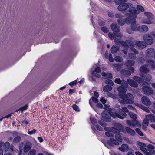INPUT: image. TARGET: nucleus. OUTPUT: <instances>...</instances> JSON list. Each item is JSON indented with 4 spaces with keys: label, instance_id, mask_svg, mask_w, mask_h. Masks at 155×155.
<instances>
[{
    "label": "nucleus",
    "instance_id": "5701e85b",
    "mask_svg": "<svg viewBox=\"0 0 155 155\" xmlns=\"http://www.w3.org/2000/svg\"><path fill=\"white\" fill-rule=\"evenodd\" d=\"M135 62L134 61L129 60L125 62L124 65L126 66H132L134 65Z\"/></svg>",
    "mask_w": 155,
    "mask_h": 155
},
{
    "label": "nucleus",
    "instance_id": "1a4fd4ad",
    "mask_svg": "<svg viewBox=\"0 0 155 155\" xmlns=\"http://www.w3.org/2000/svg\"><path fill=\"white\" fill-rule=\"evenodd\" d=\"M136 48L140 49H143L146 47V44L144 41H136L135 42V45Z\"/></svg>",
    "mask_w": 155,
    "mask_h": 155
},
{
    "label": "nucleus",
    "instance_id": "6e6d98bb",
    "mask_svg": "<svg viewBox=\"0 0 155 155\" xmlns=\"http://www.w3.org/2000/svg\"><path fill=\"white\" fill-rule=\"evenodd\" d=\"M137 9L140 10L142 12H143L144 11V9L143 7L142 6L140 5H137Z\"/></svg>",
    "mask_w": 155,
    "mask_h": 155
},
{
    "label": "nucleus",
    "instance_id": "58836bf2",
    "mask_svg": "<svg viewBox=\"0 0 155 155\" xmlns=\"http://www.w3.org/2000/svg\"><path fill=\"white\" fill-rule=\"evenodd\" d=\"M36 150L35 149H31L28 152L27 155H36Z\"/></svg>",
    "mask_w": 155,
    "mask_h": 155
},
{
    "label": "nucleus",
    "instance_id": "f257e3e1",
    "mask_svg": "<svg viewBox=\"0 0 155 155\" xmlns=\"http://www.w3.org/2000/svg\"><path fill=\"white\" fill-rule=\"evenodd\" d=\"M114 82L121 85L117 88L118 95L122 99L121 100H119V102L123 104H132L134 103L133 96L130 93L126 94L127 88L128 86L126 81L124 80H122L119 78H117L115 79Z\"/></svg>",
    "mask_w": 155,
    "mask_h": 155
},
{
    "label": "nucleus",
    "instance_id": "09e8293b",
    "mask_svg": "<svg viewBox=\"0 0 155 155\" xmlns=\"http://www.w3.org/2000/svg\"><path fill=\"white\" fill-rule=\"evenodd\" d=\"M137 61L139 63L143 64L145 62V60L143 58L140 57L138 58Z\"/></svg>",
    "mask_w": 155,
    "mask_h": 155
},
{
    "label": "nucleus",
    "instance_id": "6e6552de",
    "mask_svg": "<svg viewBox=\"0 0 155 155\" xmlns=\"http://www.w3.org/2000/svg\"><path fill=\"white\" fill-rule=\"evenodd\" d=\"M132 5V4L130 3H125L120 5L118 7V9L120 11H123L127 9L129 6L131 7Z\"/></svg>",
    "mask_w": 155,
    "mask_h": 155
},
{
    "label": "nucleus",
    "instance_id": "4468645a",
    "mask_svg": "<svg viewBox=\"0 0 155 155\" xmlns=\"http://www.w3.org/2000/svg\"><path fill=\"white\" fill-rule=\"evenodd\" d=\"M126 81L127 84H129L130 86L134 87H138V84L137 82L132 79H128Z\"/></svg>",
    "mask_w": 155,
    "mask_h": 155
},
{
    "label": "nucleus",
    "instance_id": "37998d69",
    "mask_svg": "<svg viewBox=\"0 0 155 155\" xmlns=\"http://www.w3.org/2000/svg\"><path fill=\"white\" fill-rule=\"evenodd\" d=\"M147 147L148 150L149 151H152L154 149H155V147H154L151 144H149L147 146Z\"/></svg>",
    "mask_w": 155,
    "mask_h": 155
},
{
    "label": "nucleus",
    "instance_id": "4d7b16f0",
    "mask_svg": "<svg viewBox=\"0 0 155 155\" xmlns=\"http://www.w3.org/2000/svg\"><path fill=\"white\" fill-rule=\"evenodd\" d=\"M128 108L129 109L132 110L133 111H135L137 112V110L135 108L131 105H129L127 106Z\"/></svg>",
    "mask_w": 155,
    "mask_h": 155
},
{
    "label": "nucleus",
    "instance_id": "20e7f679",
    "mask_svg": "<svg viewBox=\"0 0 155 155\" xmlns=\"http://www.w3.org/2000/svg\"><path fill=\"white\" fill-rule=\"evenodd\" d=\"M142 88L143 92L146 95H150L153 93V91L152 88L150 87L149 84L146 81H143V82Z\"/></svg>",
    "mask_w": 155,
    "mask_h": 155
},
{
    "label": "nucleus",
    "instance_id": "f03ea898",
    "mask_svg": "<svg viewBox=\"0 0 155 155\" xmlns=\"http://www.w3.org/2000/svg\"><path fill=\"white\" fill-rule=\"evenodd\" d=\"M101 114L102 120L107 122H110L111 121L110 115L114 118L117 117L121 119L124 118V117L117 113V111L115 109H112L109 113L106 111H103Z\"/></svg>",
    "mask_w": 155,
    "mask_h": 155
},
{
    "label": "nucleus",
    "instance_id": "5fc2aeb1",
    "mask_svg": "<svg viewBox=\"0 0 155 155\" xmlns=\"http://www.w3.org/2000/svg\"><path fill=\"white\" fill-rule=\"evenodd\" d=\"M149 119H148L147 118H146V119H145L143 120V123L142 124L146 125V126H148L149 124Z\"/></svg>",
    "mask_w": 155,
    "mask_h": 155
},
{
    "label": "nucleus",
    "instance_id": "4be33fe9",
    "mask_svg": "<svg viewBox=\"0 0 155 155\" xmlns=\"http://www.w3.org/2000/svg\"><path fill=\"white\" fill-rule=\"evenodd\" d=\"M153 19L147 18H144L142 20V22L143 24H151L153 22Z\"/></svg>",
    "mask_w": 155,
    "mask_h": 155
},
{
    "label": "nucleus",
    "instance_id": "b1692460",
    "mask_svg": "<svg viewBox=\"0 0 155 155\" xmlns=\"http://www.w3.org/2000/svg\"><path fill=\"white\" fill-rule=\"evenodd\" d=\"M125 130L127 133L132 135L134 136L135 134V131L128 127H125Z\"/></svg>",
    "mask_w": 155,
    "mask_h": 155
},
{
    "label": "nucleus",
    "instance_id": "603ef678",
    "mask_svg": "<svg viewBox=\"0 0 155 155\" xmlns=\"http://www.w3.org/2000/svg\"><path fill=\"white\" fill-rule=\"evenodd\" d=\"M132 127H135L139 124V122L135 120H132Z\"/></svg>",
    "mask_w": 155,
    "mask_h": 155
},
{
    "label": "nucleus",
    "instance_id": "2f4dec72",
    "mask_svg": "<svg viewBox=\"0 0 155 155\" xmlns=\"http://www.w3.org/2000/svg\"><path fill=\"white\" fill-rule=\"evenodd\" d=\"M31 148V146L28 144H25L23 148V151L25 153L27 152Z\"/></svg>",
    "mask_w": 155,
    "mask_h": 155
},
{
    "label": "nucleus",
    "instance_id": "412c9836",
    "mask_svg": "<svg viewBox=\"0 0 155 155\" xmlns=\"http://www.w3.org/2000/svg\"><path fill=\"white\" fill-rule=\"evenodd\" d=\"M139 30L141 32H146L149 30L148 28L146 25H142L139 27Z\"/></svg>",
    "mask_w": 155,
    "mask_h": 155
},
{
    "label": "nucleus",
    "instance_id": "72a5a7b5",
    "mask_svg": "<svg viewBox=\"0 0 155 155\" xmlns=\"http://www.w3.org/2000/svg\"><path fill=\"white\" fill-rule=\"evenodd\" d=\"M112 89V87L110 86L106 85L104 87L103 91L104 92H108L111 91Z\"/></svg>",
    "mask_w": 155,
    "mask_h": 155
},
{
    "label": "nucleus",
    "instance_id": "f3484780",
    "mask_svg": "<svg viewBox=\"0 0 155 155\" xmlns=\"http://www.w3.org/2000/svg\"><path fill=\"white\" fill-rule=\"evenodd\" d=\"M147 66L146 65H143L140 68V71L141 72L145 73H148L149 71V69L147 68Z\"/></svg>",
    "mask_w": 155,
    "mask_h": 155
},
{
    "label": "nucleus",
    "instance_id": "9b49d317",
    "mask_svg": "<svg viewBox=\"0 0 155 155\" xmlns=\"http://www.w3.org/2000/svg\"><path fill=\"white\" fill-rule=\"evenodd\" d=\"M107 143L108 145L112 147L119 145V143L115 139L112 138H110L109 140H107Z\"/></svg>",
    "mask_w": 155,
    "mask_h": 155
},
{
    "label": "nucleus",
    "instance_id": "0e129e2a",
    "mask_svg": "<svg viewBox=\"0 0 155 155\" xmlns=\"http://www.w3.org/2000/svg\"><path fill=\"white\" fill-rule=\"evenodd\" d=\"M130 49L131 50L134 52V53L135 54H138L139 53L138 51L136 50L135 48H134V47H131Z\"/></svg>",
    "mask_w": 155,
    "mask_h": 155
},
{
    "label": "nucleus",
    "instance_id": "7ed1b4c3",
    "mask_svg": "<svg viewBox=\"0 0 155 155\" xmlns=\"http://www.w3.org/2000/svg\"><path fill=\"white\" fill-rule=\"evenodd\" d=\"M129 15V17H131L130 19H129L128 17L126 18L125 19L126 23L127 24H131V28L133 31H138L139 30L137 27V25H136V18L137 16L132 14H130Z\"/></svg>",
    "mask_w": 155,
    "mask_h": 155
},
{
    "label": "nucleus",
    "instance_id": "c9c22d12",
    "mask_svg": "<svg viewBox=\"0 0 155 155\" xmlns=\"http://www.w3.org/2000/svg\"><path fill=\"white\" fill-rule=\"evenodd\" d=\"M117 111L122 116L125 117L127 116V114L121 109H118Z\"/></svg>",
    "mask_w": 155,
    "mask_h": 155
},
{
    "label": "nucleus",
    "instance_id": "3c124183",
    "mask_svg": "<svg viewBox=\"0 0 155 155\" xmlns=\"http://www.w3.org/2000/svg\"><path fill=\"white\" fill-rule=\"evenodd\" d=\"M115 16L116 18H119L120 19L122 18L124 16L120 13H117L115 15Z\"/></svg>",
    "mask_w": 155,
    "mask_h": 155
},
{
    "label": "nucleus",
    "instance_id": "c85d7f7f",
    "mask_svg": "<svg viewBox=\"0 0 155 155\" xmlns=\"http://www.w3.org/2000/svg\"><path fill=\"white\" fill-rule=\"evenodd\" d=\"M21 140V138L19 136H18L14 138L13 140L12 143H17L20 142Z\"/></svg>",
    "mask_w": 155,
    "mask_h": 155
},
{
    "label": "nucleus",
    "instance_id": "f8f14e48",
    "mask_svg": "<svg viewBox=\"0 0 155 155\" xmlns=\"http://www.w3.org/2000/svg\"><path fill=\"white\" fill-rule=\"evenodd\" d=\"M142 103L144 105L150 106L151 104V102L149 98L147 96H144L141 99Z\"/></svg>",
    "mask_w": 155,
    "mask_h": 155
},
{
    "label": "nucleus",
    "instance_id": "6ab92c4d",
    "mask_svg": "<svg viewBox=\"0 0 155 155\" xmlns=\"http://www.w3.org/2000/svg\"><path fill=\"white\" fill-rule=\"evenodd\" d=\"M120 72L125 76H130L131 74V73L130 71L127 70H122L120 71Z\"/></svg>",
    "mask_w": 155,
    "mask_h": 155
},
{
    "label": "nucleus",
    "instance_id": "aec40b11",
    "mask_svg": "<svg viewBox=\"0 0 155 155\" xmlns=\"http://www.w3.org/2000/svg\"><path fill=\"white\" fill-rule=\"evenodd\" d=\"M148 65L150 66L153 69L155 68V61L152 60H149L147 61Z\"/></svg>",
    "mask_w": 155,
    "mask_h": 155
},
{
    "label": "nucleus",
    "instance_id": "774afa93",
    "mask_svg": "<svg viewBox=\"0 0 155 155\" xmlns=\"http://www.w3.org/2000/svg\"><path fill=\"white\" fill-rule=\"evenodd\" d=\"M151 79V76L150 75H147L146 78H145V80L147 81H150Z\"/></svg>",
    "mask_w": 155,
    "mask_h": 155
},
{
    "label": "nucleus",
    "instance_id": "423d86ee",
    "mask_svg": "<svg viewBox=\"0 0 155 155\" xmlns=\"http://www.w3.org/2000/svg\"><path fill=\"white\" fill-rule=\"evenodd\" d=\"M143 38L146 44L151 45L153 44V39L150 34H147L144 35Z\"/></svg>",
    "mask_w": 155,
    "mask_h": 155
},
{
    "label": "nucleus",
    "instance_id": "a211bd4d",
    "mask_svg": "<svg viewBox=\"0 0 155 155\" xmlns=\"http://www.w3.org/2000/svg\"><path fill=\"white\" fill-rule=\"evenodd\" d=\"M119 150L122 152H127L129 150L128 147L126 144H123L119 148Z\"/></svg>",
    "mask_w": 155,
    "mask_h": 155
},
{
    "label": "nucleus",
    "instance_id": "e2e57ef3",
    "mask_svg": "<svg viewBox=\"0 0 155 155\" xmlns=\"http://www.w3.org/2000/svg\"><path fill=\"white\" fill-rule=\"evenodd\" d=\"M97 98L94 97H92L91 98V100H92V101L94 103H97L98 102V100Z\"/></svg>",
    "mask_w": 155,
    "mask_h": 155
},
{
    "label": "nucleus",
    "instance_id": "13d9d810",
    "mask_svg": "<svg viewBox=\"0 0 155 155\" xmlns=\"http://www.w3.org/2000/svg\"><path fill=\"white\" fill-rule=\"evenodd\" d=\"M78 82L77 80H75L73 81H72L69 83V85L71 86H73L74 85L77 84Z\"/></svg>",
    "mask_w": 155,
    "mask_h": 155
},
{
    "label": "nucleus",
    "instance_id": "338daca9",
    "mask_svg": "<svg viewBox=\"0 0 155 155\" xmlns=\"http://www.w3.org/2000/svg\"><path fill=\"white\" fill-rule=\"evenodd\" d=\"M108 59L109 61L111 62H113L114 61L113 58L111 54H110L108 56Z\"/></svg>",
    "mask_w": 155,
    "mask_h": 155
},
{
    "label": "nucleus",
    "instance_id": "a18cd8bd",
    "mask_svg": "<svg viewBox=\"0 0 155 155\" xmlns=\"http://www.w3.org/2000/svg\"><path fill=\"white\" fill-rule=\"evenodd\" d=\"M105 134L108 137H114V134L110 132H106Z\"/></svg>",
    "mask_w": 155,
    "mask_h": 155
},
{
    "label": "nucleus",
    "instance_id": "4c0bfd02",
    "mask_svg": "<svg viewBox=\"0 0 155 155\" xmlns=\"http://www.w3.org/2000/svg\"><path fill=\"white\" fill-rule=\"evenodd\" d=\"M129 115L130 117L133 120H136L137 118V116L136 114H134L132 112H129Z\"/></svg>",
    "mask_w": 155,
    "mask_h": 155
},
{
    "label": "nucleus",
    "instance_id": "864d4df0",
    "mask_svg": "<svg viewBox=\"0 0 155 155\" xmlns=\"http://www.w3.org/2000/svg\"><path fill=\"white\" fill-rule=\"evenodd\" d=\"M98 122L100 125L103 127H105L107 126L106 123L102 120H99Z\"/></svg>",
    "mask_w": 155,
    "mask_h": 155
},
{
    "label": "nucleus",
    "instance_id": "cd10ccee",
    "mask_svg": "<svg viewBox=\"0 0 155 155\" xmlns=\"http://www.w3.org/2000/svg\"><path fill=\"white\" fill-rule=\"evenodd\" d=\"M146 118L149 119L150 122L155 123V117L153 115L150 114L147 115L146 116Z\"/></svg>",
    "mask_w": 155,
    "mask_h": 155
},
{
    "label": "nucleus",
    "instance_id": "7c9ffc66",
    "mask_svg": "<svg viewBox=\"0 0 155 155\" xmlns=\"http://www.w3.org/2000/svg\"><path fill=\"white\" fill-rule=\"evenodd\" d=\"M119 48L117 46H113L111 48V51L112 54L116 53L118 51Z\"/></svg>",
    "mask_w": 155,
    "mask_h": 155
},
{
    "label": "nucleus",
    "instance_id": "9d476101",
    "mask_svg": "<svg viewBox=\"0 0 155 155\" xmlns=\"http://www.w3.org/2000/svg\"><path fill=\"white\" fill-rule=\"evenodd\" d=\"M129 12H130L129 13H127L124 15L125 17L127 18L128 17L129 19H130L131 17L129 16V14H132L133 15H136V14H137L138 12L136 9L135 8L131 7L129 10Z\"/></svg>",
    "mask_w": 155,
    "mask_h": 155
},
{
    "label": "nucleus",
    "instance_id": "2eb2a0df",
    "mask_svg": "<svg viewBox=\"0 0 155 155\" xmlns=\"http://www.w3.org/2000/svg\"><path fill=\"white\" fill-rule=\"evenodd\" d=\"M114 129L116 130L115 132L116 133V134L115 135V138L116 139V140L120 142H122L123 140L122 137L120 134V132L119 130L116 129Z\"/></svg>",
    "mask_w": 155,
    "mask_h": 155
},
{
    "label": "nucleus",
    "instance_id": "393cba45",
    "mask_svg": "<svg viewBox=\"0 0 155 155\" xmlns=\"http://www.w3.org/2000/svg\"><path fill=\"white\" fill-rule=\"evenodd\" d=\"M3 149L5 151H7L9 150L10 147V143L8 142H6L3 143Z\"/></svg>",
    "mask_w": 155,
    "mask_h": 155
},
{
    "label": "nucleus",
    "instance_id": "69168bd1",
    "mask_svg": "<svg viewBox=\"0 0 155 155\" xmlns=\"http://www.w3.org/2000/svg\"><path fill=\"white\" fill-rule=\"evenodd\" d=\"M134 104L137 106V107L140 108L142 109V108L143 107V106L142 105V104L137 103H135Z\"/></svg>",
    "mask_w": 155,
    "mask_h": 155
},
{
    "label": "nucleus",
    "instance_id": "49530a36",
    "mask_svg": "<svg viewBox=\"0 0 155 155\" xmlns=\"http://www.w3.org/2000/svg\"><path fill=\"white\" fill-rule=\"evenodd\" d=\"M72 108L76 111H79L80 110L78 106L75 104L73 105Z\"/></svg>",
    "mask_w": 155,
    "mask_h": 155
},
{
    "label": "nucleus",
    "instance_id": "79ce46f5",
    "mask_svg": "<svg viewBox=\"0 0 155 155\" xmlns=\"http://www.w3.org/2000/svg\"><path fill=\"white\" fill-rule=\"evenodd\" d=\"M27 104H26L24 106L21 107L18 110H16V112H17L18 110H20L21 111H24L27 109Z\"/></svg>",
    "mask_w": 155,
    "mask_h": 155
},
{
    "label": "nucleus",
    "instance_id": "680f3d73",
    "mask_svg": "<svg viewBox=\"0 0 155 155\" xmlns=\"http://www.w3.org/2000/svg\"><path fill=\"white\" fill-rule=\"evenodd\" d=\"M105 21H101L98 22V25L101 26H103L105 25Z\"/></svg>",
    "mask_w": 155,
    "mask_h": 155
},
{
    "label": "nucleus",
    "instance_id": "ea45409f",
    "mask_svg": "<svg viewBox=\"0 0 155 155\" xmlns=\"http://www.w3.org/2000/svg\"><path fill=\"white\" fill-rule=\"evenodd\" d=\"M105 82L106 84H109L111 86H113L114 84L113 81L110 79L106 80Z\"/></svg>",
    "mask_w": 155,
    "mask_h": 155
},
{
    "label": "nucleus",
    "instance_id": "a878e982",
    "mask_svg": "<svg viewBox=\"0 0 155 155\" xmlns=\"http://www.w3.org/2000/svg\"><path fill=\"white\" fill-rule=\"evenodd\" d=\"M101 75L107 78L111 79L113 78L112 74L109 73H106L103 72L101 73Z\"/></svg>",
    "mask_w": 155,
    "mask_h": 155
},
{
    "label": "nucleus",
    "instance_id": "e433bc0d",
    "mask_svg": "<svg viewBox=\"0 0 155 155\" xmlns=\"http://www.w3.org/2000/svg\"><path fill=\"white\" fill-rule=\"evenodd\" d=\"M128 56L129 58L132 59L134 60L136 58V56L135 54L131 53H129Z\"/></svg>",
    "mask_w": 155,
    "mask_h": 155
},
{
    "label": "nucleus",
    "instance_id": "ddd939ff",
    "mask_svg": "<svg viewBox=\"0 0 155 155\" xmlns=\"http://www.w3.org/2000/svg\"><path fill=\"white\" fill-rule=\"evenodd\" d=\"M137 143L141 151L144 153H147V150L146 148L147 145L145 144L140 142H138Z\"/></svg>",
    "mask_w": 155,
    "mask_h": 155
},
{
    "label": "nucleus",
    "instance_id": "473e14b6",
    "mask_svg": "<svg viewBox=\"0 0 155 155\" xmlns=\"http://www.w3.org/2000/svg\"><path fill=\"white\" fill-rule=\"evenodd\" d=\"M117 22L119 25L121 26L124 25L126 23L125 19L124 20L122 18L118 19L117 20Z\"/></svg>",
    "mask_w": 155,
    "mask_h": 155
},
{
    "label": "nucleus",
    "instance_id": "dca6fc26",
    "mask_svg": "<svg viewBox=\"0 0 155 155\" xmlns=\"http://www.w3.org/2000/svg\"><path fill=\"white\" fill-rule=\"evenodd\" d=\"M146 53L147 56L151 57L154 55L155 53V51L154 49L152 48H149L147 49Z\"/></svg>",
    "mask_w": 155,
    "mask_h": 155
},
{
    "label": "nucleus",
    "instance_id": "39448f33",
    "mask_svg": "<svg viewBox=\"0 0 155 155\" xmlns=\"http://www.w3.org/2000/svg\"><path fill=\"white\" fill-rule=\"evenodd\" d=\"M111 30L113 31V33L117 37L121 38L123 35L120 32V27L117 24L113 23L110 25Z\"/></svg>",
    "mask_w": 155,
    "mask_h": 155
},
{
    "label": "nucleus",
    "instance_id": "052dcab7",
    "mask_svg": "<svg viewBox=\"0 0 155 155\" xmlns=\"http://www.w3.org/2000/svg\"><path fill=\"white\" fill-rule=\"evenodd\" d=\"M126 124L130 127H132V120L131 121L129 120H127L126 121Z\"/></svg>",
    "mask_w": 155,
    "mask_h": 155
},
{
    "label": "nucleus",
    "instance_id": "0eeeda50",
    "mask_svg": "<svg viewBox=\"0 0 155 155\" xmlns=\"http://www.w3.org/2000/svg\"><path fill=\"white\" fill-rule=\"evenodd\" d=\"M122 46L125 47L127 50H128L130 47H131H131H135V44L133 41L129 40H127L125 41H124Z\"/></svg>",
    "mask_w": 155,
    "mask_h": 155
},
{
    "label": "nucleus",
    "instance_id": "a19ab883",
    "mask_svg": "<svg viewBox=\"0 0 155 155\" xmlns=\"http://www.w3.org/2000/svg\"><path fill=\"white\" fill-rule=\"evenodd\" d=\"M114 60L117 62H121L123 60L122 58L119 56H117L114 58Z\"/></svg>",
    "mask_w": 155,
    "mask_h": 155
},
{
    "label": "nucleus",
    "instance_id": "c756f323",
    "mask_svg": "<svg viewBox=\"0 0 155 155\" xmlns=\"http://www.w3.org/2000/svg\"><path fill=\"white\" fill-rule=\"evenodd\" d=\"M133 79L134 81L139 83H140L144 80L143 78L137 76L134 77Z\"/></svg>",
    "mask_w": 155,
    "mask_h": 155
},
{
    "label": "nucleus",
    "instance_id": "bf43d9fd",
    "mask_svg": "<svg viewBox=\"0 0 155 155\" xmlns=\"http://www.w3.org/2000/svg\"><path fill=\"white\" fill-rule=\"evenodd\" d=\"M127 51L128 50H127L126 51H125V50H122V54H123V57H126L127 56Z\"/></svg>",
    "mask_w": 155,
    "mask_h": 155
},
{
    "label": "nucleus",
    "instance_id": "bb28decb",
    "mask_svg": "<svg viewBox=\"0 0 155 155\" xmlns=\"http://www.w3.org/2000/svg\"><path fill=\"white\" fill-rule=\"evenodd\" d=\"M114 40L115 43L117 45H123L124 41L121 39L117 38L116 37H115Z\"/></svg>",
    "mask_w": 155,
    "mask_h": 155
},
{
    "label": "nucleus",
    "instance_id": "de8ad7c7",
    "mask_svg": "<svg viewBox=\"0 0 155 155\" xmlns=\"http://www.w3.org/2000/svg\"><path fill=\"white\" fill-rule=\"evenodd\" d=\"M135 130L140 136H143L144 135L143 134L140 130V129L138 128H136Z\"/></svg>",
    "mask_w": 155,
    "mask_h": 155
},
{
    "label": "nucleus",
    "instance_id": "c03bdc74",
    "mask_svg": "<svg viewBox=\"0 0 155 155\" xmlns=\"http://www.w3.org/2000/svg\"><path fill=\"white\" fill-rule=\"evenodd\" d=\"M101 30L104 33H107L109 31L108 28L106 27H103L101 28Z\"/></svg>",
    "mask_w": 155,
    "mask_h": 155
},
{
    "label": "nucleus",
    "instance_id": "8fccbe9b",
    "mask_svg": "<svg viewBox=\"0 0 155 155\" xmlns=\"http://www.w3.org/2000/svg\"><path fill=\"white\" fill-rule=\"evenodd\" d=\"M108 36L111 39H114L115 37H116L115 35L114 34H113L112 33L109 32L108 33Z\"/></svg>",
    "mask_w": 155,
    "mask_h": 155
},
{
    "label": "nucleus",
    "instance_id": "f704fd0d",
    "mask_svg": "<svg viewBox=\"0 0 155 155\" xmlns=\"http://www.w3.org/2000/svg\"><path fill=\"white\" fill-rule=\"evenodd\" d=\"M144 14L148 18H149L151 19H153V15L151 13L149 12H145Z\"/></svg>",
    "mask_w": 155,
    "mask_h": 155
}]
</instances>
